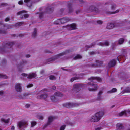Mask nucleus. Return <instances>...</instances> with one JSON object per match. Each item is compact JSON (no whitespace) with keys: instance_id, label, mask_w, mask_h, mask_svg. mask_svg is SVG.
<instances>
[{"instance_id":"obj_1","label":"nucleus","mask_w":130,"mask_h":130,"mask_svg":"<svg viewBox=\"0 0 130 130\" xmlns=\"http://www.w3.org/2000/svg\"><path fill=\"white\" fill-rule=\"evenodd\" d=\"M88 79L89 80H91V81L87 83V85L91 86L93 87L91 88H89V90L90 91H95L98 88V85L96 84H94L93 83V82H95L94 81V80H96L99 82H100L101 81V79L99 77H92L89 78Z\"/></svg>"},{"instance_id":"obj_2","label":"nucleus","mask_w":130,"mask_h":130,"mask_svg":"<svg viewBox=\"0 0 130 130\" xmlns=\"http://www.w3.org/2000/svg\"><path fill=\"white\" fill-rule=\"evenodd\" d=\"M104 113L102 111L98 112L91 117L90 119V121L93 122H98L102 117Z\"/></svg>"},{"instance_id":"obj_3","label":"nucleus","mask_w":130,"mask_h":130,"mask_svg":"<svg viewBox=\"0 0 130 130\" xmlns=\"http://www.w3.org/2000/svg\"><path fill=\"white\" fill-rule=\"evenodd\" d=\"M69 51L68 50L64 52L56 55L54 57H52L46 60L44 62V63L45 64H48L51 63V62L55 60L58 59L59 58L60 56L64 55L66 54Z\"/></svg>"},{"instance_id":"obj_4","label":"nucleus","mask_w":130,"mask_h":130,"mask_svg":"<svg viewBox=\"0 0 130 130\" xmlns=\"http://www.w3.org/2000/svg\"><path fill=\"white\" fill-rule=\"evenodd\" d=\"M14 45L12 42H8L5 43H4L2 45V47L0 48V51L3 53L7 51L8 49L11 48Z\"/></svg>"},{"instance_id":"obj_5","label":"nucleus","mask_w":130,"mask_h":130,"mask_svg":"<svg viewBox=\"0 0 130 130\" xmlns=\"http://www.w3.org/2000/svg\"><path fill=\"white\" fill-rule=\"evenodd\" d=\"M11 28L10 25L4 24L2 22H0V34L6 33V30Z\"/></svg>"},{"instance_id":"obj_6","label":"nucleus","mask_w":130,"mask_h":130,"mask_svg":"<svg viewBox=\"0 0 130 130\" xmlns=\"http://www.w3.org/2000/svg\"><path fill=\"white\" fill-rule=\"evenodd\" d=\"M26 11H20L17 13L18 15H20V18L21 19H25L28 18L29 15L26 13Z\"/></svg>"},{"instance_id":"obj_7","label":"nucleus","mask_w":130,"mask_h":130,"mask_svg":"<svg viewBox=\"0 0 130 130\" xmlns=\"http://www.w3.org/2000/svg\"><path fill=\"white\" fill-rule=\"evenodd\" d=\"M96 64L91 63L89 64L90 66L92 67L96 68L100 67L103 63L102 61L96 60L95 61Z\"/></svg>"},{"instance_id":"obj_8","label":"nucleus","mask_w":130,"mask_h":130,"mask_svg":"<svg viewBox=\"0 0 130 130\" xmlns=\"http://www.w3.org/2000/svg\"><path fill=\"white\" fill-rule=\"evenodd\" d=\"M18 125L20 128L26 127L28 125L27 122L26 121H20L18 123Z\"/></svg>"},{"instance_id":"obj_9","label":"nucleus","mask_w":130,"mask_h":130,"mask_svg":"<svg viewBox=\"0 0 130 130\" xmlns=\"http://www.w3.org/2000/svg\"><path fill=\"white\" fill-rule=\"evenodd\" d=\"M82 87V85L81 84H75L73 86V91L76 92H78L80 90Z\"/></svg>"},{"instance_id":"obj_10","label":"nucleus","mask_w":130,"mask_h":130,"mask_svg":"<svg viewBox=\"0 0 130 130\" xmlns=\"http://www.w3.org/2000/svg\"><path fill=\"white\" fill-rule=\"evenodd\" d=\"M78 104L76 103H66L63 104V106L67 108H70L73 107H76L78 106Z\"/></svg>"},{"instance_id":"obj_11","label":"nucleus","mask_w":130,"mask_h":130,"mask_svg":"<svg viewBox=\"0 0 130 130\" xmlns=\"http://www.w3.org/2000/svg\"><path fill=\"white\" fill-rule=\"evenodd\" d=\"M21 84L19 83L16 84L15 88L16 91L18 92H21L22 91V88L21 86Z\"/></svg>"},{"instance_id":"obj_12","label":"nucleus","mask_w":130,"mask_h":130,"mask_svg":"<svg viewBox=\"0 0 130 130\" xmlns=\"http://www.w3.org/2000/svg\"><path fill=\"white\" fill-rule=\"evenodd\" d=\"M105 4L111 5V9L112 10H114L116 7V5L112 1L107 2L105 3Z\"/></svg>"},{"instance_id":"obj_13","label":"nucleus","mask_w":130,"mask_h":130,"mask_svg":"<svg viewBox=\"0 0 130 130\" xmlns=\"http://www.w3.org/2000/svg\"><path fill=\"white\" fill-rule=\"evenodd\" d=\"M116 63V60L115 59H112L108 63V66L109 68L113 67L115 65Z\"/></svg>"},{"instance_id":"obj_14","label":"nucleus","mask_w":130,"mask_h":130,"mask_svg":"<svg viewBox=\"0 0 130 130\" xmlns=\"http://www.w3.org/2000/svg\"><path fill=\"white\" fill-rule=\"evenodd\" d=\"M89 11L90 12L94 11L96 13H98L99 12V11L98 8L95 7L93 6H90L89 8Z\"/></svg>"},{"instance_id":"obj_15","label":"nucleus","mask_w":130,"mask_h":130,"mask_svg":"<svg viewBox=\"0 0 130 130\" xmlns=\"http://www.w3.org/2000/svg\"><path fill=\"white\" fill-rule=\"evenodd\" d=\"M54 117L52 116H50L48 118V121L47 123L45 125L44 127H46L48 125H50L53 121Z\"/></svg>"},{"instance_id":"obj_16","label":"nucleus","mask_w":130,"mask_h":130,"mask_svg":"<svg viewBox=\"0 0 130 130\" xmlns=\"http://www.w3.org/2000/svg\"><path fill=\"white\" fill-rule=\"evenodd\" d=\"M127 113L130 114V110H125L121 112L119 114V115L120 116H126Z\"/></svg>"},{"instance_id":"obj_17","label":"nucleus","mask_w":130,"mask_h":130,"mask_svg":"<svg viewBox=\"0 0 130 130\" xmlns=\"http://www.w3.org/2000/svg\"><path fill=\"white\" fill-rule=\"evenodd\" d=\"M98 45L102 46H107L109 45V43L107 41L104 42H100L98 44Z\"/></svg>"},{"instance_id":"obj_18","label":"nucleus","mask_w":130,"mask_h":130,"mask_svg":"<svg viewBox=\"0 0 130 130\" xmlns=\"http://www.w3.org/2000/svg\"><path fill=\"white\" fill-rule=\"evenodd\" d=\"M48 94H44L38 96L37 98L38 99H43L46 100V99L48 97Z\"/></svg>"},{"instance_id":"obj_19","label":"nucleus","mask_w":130,"mask_h":130,"mask_svg":"<svg viewBox=\"0 0 130 130\" xmlns=\"http://www.w3.org/2000/svg\"><path fill=\"white\" fill-rule=\"evenodd\" d=\"M61 24H63L67 22L70 20V19L67 17H65L60 19Z\"/></svg>"},{"instance_id":"obj_20","label":"nucleus","mask_w":130,"mask_h":130,"mask_svg":"<svg viewBox=\"0 0 130 130\" xmlns=\"http://www.w3.org/2000/svg\"><path fill=\"white\" fill-rule=\"evenodd\" d=\"M53 10L54 8L53 7L49 6L46 8L45 12L47 13H50L53 11Z\"/></svg>"},{"instance_id":"obj_21","label":"nucleus","mask_w":130,"mask_h":130,"mask_svg":"<svg viewBox=\"0 0 130 130\" xmlns=\"http://www.w3.org/2000/svg\"><path fill=\"white\" fill-rule=\"evenodd\" d=\"M115 26L114 24L111 23H108L107 24L106 28L108 29H112Z\"/></svg>"},{"instance_id":"obj_22","label":"nucleus","mask_w":130,"mask_h":130,"mask_svg":"<svg viewBox=\"0 0 130 130\" xmlns=\"http://www.w3.org/2000/svg\"><path fill=\"white\" fill-rule=\"evenodd\" d=\"M25 4L28 7H30L32 4V1L31 0H24Z\"/></svg>"},{"instance_id":"obj_23","label":"nucleus","mask_w":130,"mask_h":130,"mask_svg":"<svg viewBox=\"0 0 130 130\" xmlns=\"http://www.w3.org/2000/svg\"><path fill=\"white\" fill-rule=\"evenodd\" d=\"M37 75L36 74L34 73H32L29 74L27 78L29 79H31L32 78H34L36 77Z\"/></svg>"},{"instance_id":"obj_24","label":"nucleus","mask_w":130,"mask_h":130,"mask_svg":"<svg viewBox=\"0 0 130 130\" xmlns=\"http://www.w3.org/2000/svg\"><path fill=\"white\" fill-rule=\"evenodd\" d=\"M123 128L124 127L122 124L119 123L117 124V129L120 130L123 129Z\"/></svg>"},{"instance_id":"obj_25","label":"nucleus","mask_w":130,"mask_h":130,"mask_svg":"<svg viewBox=\"0 0 130 130\" xmlns=\"http://www.w3.org/2000/svg\"><path fill=\"white\" fill-rule=\"evenodd\" d=\"M69 27L70 28V29L71 30L75 29H76V25L74 24H71L69 26Z\"/></svg>"},{"instance_id":"obj_26","label":"nucleus","mask_w":130,"mask_h":130,"mask_svg":"<svg viewBox=\"0 0 130 130\" xmlns=\"http://www.w3.org/2000/svg\"><path fill=\"white\" fill-rule=\"evenodd\" d=\"M37 36V30L36 28H35L34 29V31L32 33V37L34 38Z\"/></svg>"},{"instance_id":"obj_27","label":"nucleus","mask_w":130,"mask_h":130,"mask_svg":"<svg viewBox=\"0 0 130 130\" xmlns=\"http://www.w3.org/2000/svg\"><path fill=\"white\" fill-rule=\"evenodd\" d=\"M24 24V22H18L15 24V26L16 27H18L21 26Z\"/></svg>"},{"instance_id":"obj_28","label":"nucleus","mask_w":130,"mask_h":130,"mask_svg":"<svg viewBox=\"0 0 130 130\" xmlns=\"http://www.w3.org/2000/svg\"><path fill=\"white\" fill-rule=\"evenodd\" d=\"M10 119L8 118L7 119H6L4 118H2L1 119V121L2 122H4L5 123H8L9 122Z\"/></svg>"},{"instance_id":"obj_29","label":"nucleus","mask_w":130,"mask_h":130,"mask_svg":"<svg viewBox=\"0 0 130 130\" xmlns=\"http://www.w3.org/2000/svg\"><path fill=\"white\" fill-rule=\"evenodd\" d=\"M95 45L94 43H92L90 45H87L85 47L86 50H87L89 48L92 47L93 46H94Z\"/></svg>"},{"instance_id":"obj_30","label":"nucleus","mask_w":130,"mask_h":130,"mask_svg":"<svg viewBox=\"0 0 130 130\" xmlns=\"http://www.w3.org/2000/svg\"><path fill=\"white\" fill-rule=\"evenodd\" d=\"M103 93V92L102 91H100L99 92L98 94V99L99 100H100L101 99V95Z\"/></svg>"},{"instance_id":"obj_31","label":"nucleus","mask_w":130,"mask_h":130,"mask_svg":"<svg viewBox=\"0 0 130 130\" xmlns=\"http://www.w3.org/2000/svg\"><path fill=\"white\" fill-rule=\"evenodd\" d=\"M54 95L56 96L62 97L63 96V95L60 92H58L55 93L54 94Z\"/></svg>"},{"instance_id":"obj_32","label":"nucleus","mask_w":130,"mask_h":130,"mask_svg":"<svg viewBox=\"0 0 130 130\" xmlns=\"http://www.w3.org/2000/svg\"><path fill=\"white\" fill-rule=\"evenodd\" d=\"M82 58L81 56L80 55H77L76 56L73 58V59L74 60H77L79 59H81Z\"/></svg>"},{"instance_id":"obj_33","label":"nucleus","mask_w":130,"mask_h":130,"mask_svg":"<svg viewBox=\"0 0 130 130\" xmlns=\"http://www.w3.org/2000/svg\"><path fill=\"white\" fill-rule=\"evenodd\" d=\"M54 23L56 24H61L60 19H59L57 20L54 22Z\"/></svg>"},{"instance_id":"obj_34","label":"nucleus","mask_w":130,"mask_h":130,"mask_svg":"<svg viewBox=\"0 0 130 130\" xmlns=\"http://www.w3.org/2000/svg\"><path fill=\"white\" fill-rule=\"evenodd\" d=\"M43 12L39 14V18L41 21V22L43 21L42 19L43 18Z\"/></svg>"},{"instance_id":"obj_35","label":"nucleus","mask_w":130,"mask_h":130,"mask_svg":"<svg viewBox=\"0 0 130 130\" xmlns=\"http://www.w3.org/2000/svg\"><path fill=\"white\" fill-rule=\"evenodd\" d=\"M124 41V40L123 38H120L118 41V43L120 44H123Z\"/></svg>"},{"instance_id":"obj_36","label":"nucleus","mask_w":130,"mask_h":130,"mask_svg":"<svg viewBox=\"0 0 130 130\" xmlns=\"http://www.w3.org/2000/svg\"><path fill=\"white\" fill-rule=\"evenodd\" d=\"M49 79L50 80H55L56 79V78L55 76L51 75L49 76Z\"/></svg>"},{"instance_id":"obj_37","label":"nucleus","mask_w":130,"mask_h":130,"mask_svg":"<svg viewBox=\"0 0 130 130\" xmlns=\"http://www.w3.org/2000/svg\"><path fill=\"white\" fill-rule=\"evenodd\" d=\"M117 90L116 88H113L111 91H108L107 92L108 93H113L117 91Z\"/></svg>"},{"instance_id":"obj_38","label":"nucleus","mask_w":130,"mask_h":130,"mask_svg":"<svg viewBox=\"0 0 130 130\" xmlns=\"http://www.w3.org/2000/svg\"><path fill=\"white\" fill-rule=\"evenodd\" d=\"M7 78V77L5 75L0 74V78L6 79Z\"/></svg>"},{"instance_id":"obj_39","label":"nucleus","mask_w":130,"mask_h":130,"mask_svg":"<svg viewBox=\"0 0 130 130\" xmlns=\"http://www.w3.org/2000/svg\"><path fill=\"white\" fill-rule=\"evenodd\" d=\"M124 93H129L130 92V88H126L124 90Z\"/></svg>"},{"instance_id":"obj_40","label":"nucleus","mask_w":130,"mask_h":130,"mask_svg":"<svg viewBox=\"0 0 130 130\" xmlns=\"http://www.w3.org/2000/svg\"><path fill=\"white\" fill-rule=\"evenodd\" d=\"M69 13H71L73 11V10L71 7H68Z\"/></svg>"},{"instance_id":"obj_41","label":"nucleus","mask_w":130,"mask_h":130,"mask_svg":"<svg viewBox=\"0 0 130 130\" xmlns=\"http://www.w3.org/2000/svg\"><path fill=\"white\" fill-rule=\"evenodd\" d=\"M24 97V99L27 98L28 96L29 95V94L27 93H24L23 94Z\"/></svg>"},{"instance_id":"obj_42","label":"nucleus","mask_w":130,"mask_h":130,"mask_svg":"<svg viewBox=\"0 0 130 130\" xmlns=\"http://www.w3.org/2000/svg\"><path fill=\"white\" fill-rule=\"evenodd\" d=\"M66 127V125H63L61 126L60 130H64Z\"/></svg>"},{"instance_id":"obj_43","label":"nucleus","mask_w":130,"mask_h":130,"mask_svg":"<svg viewBox=\"0 0 130 130\" xmlns=\"http://www.w3.org/2000/svg\"><path fill=\"white\" fill-rule=\"evenodd\" d=\"M10 20V18L9 17H7L5 19V21L6 22L9 21Z\"/></svg>"},{"instance_id":"obj_44","label":"nucleus","mask_w":130,"mask_h":130,"mask_svg":"<svg viewBox=\"0 0 130 130\" xmlns=\"http://www.w3.org/2000/svg\"><path fill=\"white\" fill-rule=\"evenodd\" d=\"M77 78L75 77L73 78H72L71 79H70V81L71 82H73L74 80H76L77 79Z\"/></svg>"},{"instance_id":"obj_45","label":"nucleus","mask_w":130,"mask_h":130,"mask_svg":"<svg viewBox=\"0 0 130 130\" xmlns=\"http://www.w3.org/2000/svg\"><path fill=\"white\" fill-rule=\"evenodd\" d=\"M36 122H31V127H33L36 125Z\"/></svg>"},{"instance_id":"obj_46","label":"nucleus","mask_w":130,"mask_h":130,"mask_svg":"<svg viewBox=\"0 0 130 130\" xmlns=\"http://www.w3.org/2000/svg\"><path fill=\"white\" fill-rule=\"evenodd\" d=\"M19 98L21 99H24V97L23 94V95H20L19 96Z\"/></svg>"},{"instance_id":"obj_47","label":"nucleus","mask_w":130,"mask_h":130,"mask_svg":"<svg viewBox=\"0 0 130 130\" xmlns=\"http://www.w3.org/2000/svg\"><path fill=\"white\" fill-rule=\"evenodd\" d=\"M119 12V10H117L115 11L111 12L110 14H115Z\"/></svg>"},{"instance_id":"obj_48","label":"nucleus","mask_w":130,"mask_h":130,"mask_svg":"<svg viewBox=\"0 0 130 130\" xmlns=\"http://www.w3.org/2000/svg\"><path fill=\"white\" fill-rule=\"evenodd\" d=\"M33 86V85L32 84H29L28 85L27 87V88H29L31 87H32Z\"/></svg>"},{"instance_id":"obj_49","label":"nucleus","mask_w":130,"mask_h":130,"mask_svg":"<svg viewBox=\"0 0 130 130\" xmlns=\"http://www.w3.org/2000/svg\"><path fill=\"white\" fill-rule=\"evenodd\" d=\"M51 100L53 101H54L55 99V97L54 96H52L51 97Z\"/></svg>"},{"instance_id":"obj_50","label":"nucleus","mask_w":130,"mask_h":130,"mask_svg":"<svg viewBox=\"0 0 130 130\" xmlns=\"http://www.w3.org/2000/svg\"><path fill=\"white\" fill-rule=\"evenodd\" d=\"M97 23L99 24H101L103 22L99 20L97 21Z\"/></svg>"},{"instance_id":"obj_51","label":"nucleus","mask_w":130,"mask_h":130,"mask_svg":"<svg viewBox=\"0 0 130 130\" xmlns=\"http://www.w3.org/2000/svg\"><path fill=\"white\" fill-rule=\"evenodd\" d=\"M38 118L39 119L42 120L43 119V117L42 116H39L38 117Z\"/></svg>"},{"instance_id":"obj_52","label":"nucleus","mask_w":130,"mask_h":130,"mask_svg":"<svg viewBox=\"0 0 130 130\" xmlns=\"http://www.w3.org/2000/svg\"><path fill=\"white\" fill-rule=\"evenodd\" d=\"M23 3V1H20L18 2V4L20 5H22Z\"/></svg>"},{"instance_id":"obj_53","label":"nucleus","mask_w":130,"mask_h":130,"mask_svg":"<svg viewBox=\"0 0 130 130\" xmlns=\"http://www.w3.org/2000/svg\"><path fill=\"white\" fill-rule=\"evenodd\" d=\"M22 75L24 77H26L28 75L26 74L22 73Z\"/></svg>"},{"instance_id":"obj_54","label":"nucleus","mask_w":130,"mask_h":130,"mask_svg":"<svg viewBox=\"0 0 130 130\" xmlns=\"http://www.w3.org/2000/svg\"><path fill=\"white\" fill-rule=\"evenodd\" d=\"M102 129V127H97L95 129V130H100Z\"/></svg>"},{"instance_id":"obj_55","label":"nucleus","mask_w":130,"mask_h":130,"mask_svg":"<svg viewBox=\"0 0 130 130\" xmlns=\"http://www.w3.org/2000/svg\"><path fill=\"white\" fill-rule=\"evenodd\" d=\"M25 57L27 58H29L30 57V55L29 54H27L25 55Z\"/></svg>"},{"instance_id":"obj_56","label":"nucleus","mask_w":130,"mask_h":130,"mask_svg":"<svg viewBox=\"0 0 130 130\" xmlns=\"http://www.w3.org/2000/svg\"><path fill=\"white\" fill-rule=\"evenodd\" d=\"M95 53L94 52H92L90 53V54L91 55H93L95 54Z\"/></svg>"},{"instance_id":"obj_57","label":"nucleus","mask_w":130,"mask_h":130,"mask_svg":"<svg viewBox=\"0 0 130 130\" xmlns=\"http://www.w3.org/2000/svg\"><path fill=\"white\" fill-rule=\"evenodd\" d=\"M44 72V70H42L40 72V73L41 74H42Z\"/></svg>"},{"instance_id":"obj_58","label":"nucleus","mask_w":130,"mask_h":130,"mask_svg":"<svg viewBox=\"0 0 130 130\" xmlns=\"http://www.w3.org/2000/svg\"><path fill=\"white\" fill-rule=\"evenodd\" d=\"M30 105L29 104H27L25 105V107L27 108H28L30 106Z\"/></svg>"},{"instance_id":"obj_59","label":"nucleus","mask_w":130,"mask_h":130,"mask_svg":"<svg viewBox=\"0 0 130 130\" xmlns=\"http://www.w3.org/2000/svg\"><path fill=\"white\" fill-rule=\"evenodd\" d=\"M80 12V10H78L76 11V14H78Z\"/></svg>"},{"instance_id":"obj_60","label":"nucleus","mask_w":130,"mask_h":130,"mask_svg":"<svg viewBox=\"0 0 130 130\" xmlns=\"http://www.w3.org/2000/svg\"><path fill=\"white\" fill-rule=\"evenodd\" d=\"M4 92L2 91H0V95H2L3 94Z\"/></svg>"},{"instance_id":"obj_61","label":"nucleus","mask_w":130,"mask_h":130,"mask_svg":"<svg viewBox=\"0 0 130 130\" xmlns=\"http://www.w3.org/2000/svg\"><path fill=\"white\" fill-rule=\"evenodd\" d=\"M64 9H63V8H62L60 9V12H61V13H62V12H63L64 11Z\"/></svg>"},{"instance_id":"obj_62","label":"nucleus","mask_w":130,"mask_h":130,"mask_svg":"<svg viewBox=\"0 0 130 130\" xmlns=\"http://www.w3.org/2000/svg\"><path fill=\"white\" fill-rule=\"evenodd\" d=\"M56 88V87H55V86H53L52 87V89L53 90H55Z\"/></svg>"},{"instance_id":"obj_63","label":"nucleus","mask_w":130,"mask_h":130,"mask_svg":"<svg viewBox=\"0 0 130 130\" xmlns=\"http://www.w3.org/2000/svg\"><path fill=\"white\" fill-rule=\"evenodd\" d=\"M79 2L80 3H84V1L82 0H78Z\"/></svg>"},{"instance_id":"obj_64","label":"nucleus","mask_w":130,"mask_h":130,"mask_svg":"<svg viewBox=\"0 0 130 130\" xmlns=\"http://www.w3.org/2000/svg\"><path fill=\"white\" fill-rule=\"evenodd\" d=\"M15 129V127L14 126H12L11 128V130H14Z\"/></svg>"}]
</instances>
